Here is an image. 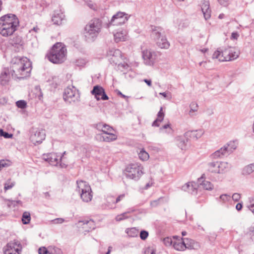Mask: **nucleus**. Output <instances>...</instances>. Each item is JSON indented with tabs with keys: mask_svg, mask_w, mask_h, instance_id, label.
<instances>
[{
	"mask_svg": "<svg viewBox=\"0 0 254 254\" xmlns=\"http://www.w3.org/2000/svg\"><path fill=\"white\" fill-rule=\"evenodd\" d=\"M127 20L128 16L127 14L119 11L113 16L109 24L113 25H121L125 23Z\"/></svg>",
	"mask_w": 254,
	"mask_h": 254,
	"instance_id": "nucleus-11",
	"label": "nucleus"
},
{
	"mask_svg": "<svg viewBox=\"0 0 254 254\" xmlns=\"http://www.w3.org/2000/svg\"><path fill=\"white\" fill-rule=\"evenodd\" d=\"M66 49L62 43L55 44L50 52L47 55L48 59L54 64H61L65 59Z\"/></svg>",
	"mask_w": 254,
	"mask_h": 254,
	"instance_id": "nucleus-3",
	"label": "nucleus"
},
{
	"mask_svg": "<svg viewBox=\"0 0 254 254\" xmlns=\"http://www.w3.org/2000/svg\"><path fill=\"white\" fill-rule=\"evenodd\" d=\"M167 128H169L170 129H171L170 124H167L164 125L161 127L160 128V130H162L163 129H167Z\"/></svg>",
	"mask_w": 254,
	"mask_h": 254,
	"instance_id": "nucleus-63",
	"label": "nucleus"
},
{
	"mask_svg": "<svg viewBox=\"0 0 254 254\" xmlns=\"http://www.w3.org/2000/svg\"><path fill=\"white\" fill-rule=\"evenodd\" d=\"M43 159L53 166H57L62 161V156L55 153H50L43 155Z\"/></svg>",
	"mask_w": 254,
	"mask_h": 254,
	"instance_id": "nucleus-13",
	"label": "nucleus"
},
{
	"mask_svg": "<svg viewBox=\"0 0 254 254\" xmlns=\"http://www.w3.org/2000/svg\"><path fill=\"white\" fill-rule=\"evenodd\" d=\"M188 141V137L178 136L176 138L177 146L182 150H185L186 149Z\"/></svg>",
	"mask_w": 254,
	"mask_h": 254,
	"instance_id": "nucleus-26",
	"label": "nucleus"
},
{
	"mask_svg": "<svg viewBox=\"0 0 254 254\" xmlns=\"http://www.w3.org/2000/svg\"><path fill=\"white\" fill-rule=\"evenodd\" d=\"M197 185L194 182H189L182 187V190L190 193L195 194L197 193Z\"/></svg>",
	"mask_w": 254,
	"mask_h": 254,
	"instance_id": "nucleus-18",
	"label": "nucleus"
},
{
	"mask_svg": "<svg viewBox=\"0 0 254 254\" xmlns=\"http://www.w3.org/2000/svg\"><path fill=\"white\" fill-rule=\"evenodd\" d=\"M128 67V65L126 63H120L118 64V68L119 70H120L122 71H124V70L127 69Z\"/></svg>",
	"mask_w": 254,
	"mask_h": 254,
	"instance_id": "nucleus-48",
	"label": "nucleus"
},
{
	"mask_svg": "<svg viewBox=\"0 0 254 254\" xmlns=\"http://www.w3.org/2000/svg\"><path fill=\"white\" fill-rule=\"evenodd\" d=\"M218 173L222 174L227 172L230 168L229 165L227 162H218Z\"/></svg>",
	"mask_w": 254,
	"mask_h": 254,
	"instance_id": "nucleus-27",
	"label": "nucleus"
},
{
	"mask_svg": "<svg viewBox=\"0 0 254 254\" xmlns=\"http://www.w3.org/2000/svg\"><path fill=\"white\" fill-rule=\"evenodd\" d=\"M0 78L1 84L4 85H5L9 81V76L5 71L1 73Z\"/></svg>",
	"mask_w": 254,
	"mask_h": 254,
	"instance_id": "nucleus-31",
	"label": "nucleus"
},
{
	"mask_svg": "<svg viewBox=\"0 0 254 254\" xmlns=\"http://www.w3.org/2000/svg\"><path fill=\"white\" fill-rule=\"evenodd\" d=\"M218 2L224 6H226L228 5V0H217Z\"/></svg>",
	"mask_w": 254,
	"mask_h": 254,
	"instance_id": "nucleus-60",
	"label": "nucleus"
},
{
	"mask_svg": "<svg viewBox=\"0 0 254 254\" xmlns=\"http://www.w3.org/2000/svg\"><path fill=\"white\" fill-rule=\"evenodd\" d=\"M151 37L157 41L158 47L161 49H168L170 43L164 36V31L161 27L151 26Z\"/></svg>",
	"mask_w": 254,
	"mask_h": 254,
	"instance_id": "nucleus-6",
	"label": "nucleus"
},
{
	"mask_svg": "<svg viewBox=\"0 0 254 254\" xmlns=\"http://www.w3.org/2000/svg\"><path fill=\"white\" fill-rule=\"evenodd\" d=\"M30 132V140L35 145L41 143L45 138L46 133L44 129L33 128Z\"/></svg>",
	"mask_w": 254,
	"mask_h": 254,
	"instance_id": "nucleus-8",
	"label": "nucleus"
},
{
	"mask_svg": "<svg viewBox=\"0 0 254 254\" xmlns=\"http://www.w3.org/2000/svg\"><path fill=\"white\" fill-rule=\"evenodd\" d=\"M241 197V195L238 193H235L233 194L232 198L235 201H238Z\"/></svg>",
	"mask_w": 254,
	"mask_h": 254,
	"instance_id": "nucleus-55",
	"label": "nucleus"
},
{
	"mask_svg": "<svg viewBox=\"0 0 254 254\" xmlns=\"http://www.w3.org/2000/svg\"><path fill=\"white\" fill-rule=\"evenodd\" d=\"M143 169L140 163H131L126 167L123 173L127 178L137 181L143 174Z\"/></svg>",
	"mask_w": 254,
	"mask_h": 254,
	"instance_id": "nucleus-5",
	"label": "nucleus"
},
{
	"mask_svg": "<svg viewBox=\"0 0 254 254\" xmlns=\"http://www.w3.org/2000/svg\"><path fill=\"white\" fill-rule=\"evenodd\" d=\"M91 189L90 190H85L84 191L81 192L80 194L81 198L84 202H88L91 200L92 198Z\"/></svg>",
	"mask_w": 254,
	"mask_h": 254,
	"instance_id": "nucleus-24",
	"label": "nucleus"
},
{
	"mask_svg": "<svg viewBox=\"0 0 254 254\" xmlns=\"http://www.w3.org/2000/svg\"><path fill=\"white\" fill-rule=\"evenodd\" d=\"M19 21L16 15L8 13L0 17V34L4 37L12 35L19 26Z\"/></svg>",
	"mask_w": 254,
	"mask_h": 254,
	"instance_id": "nucleus-2",
	"label": "nucleus"
},
{
	"mask_svg": "<svg viewBox=\"0 0 254 254\" xmlns=\"http://www.w3.org/2000/svg\"><path fill=\"white\" fill-rule=\"evenodd\" d=\"M139 158L142 160H147L149 158V154L143 149L138 153Z\"/></svg>",
	"mask_w": 254,
	"mask_h": 254,
	"instance_id": "nucleus-38",
	"label": "nucleus"
},
{
	"mask_svg": "<svg viewBox=\"0 0 254 254\" xmlns=\"http://www.w3.org/2000/svg\"><path fill=\"white\" fill-rule=\"evenodd\" d=\"M218 162L213 161L208 164V171L212 173H218Z\"/></svg>",
	"mask_w": 254,
	"mask_h": 254,
	"instance_id": "nucleus-29",
	"label": "nucleus"
},
{
	"mask_svg": "<svg viewBox=\"0 0 254 254\" xmlns=\"http://www.w3.org/2000/svg\"><path fill=\"white\" fill-rule=\"evenodd\" d=\"M106 125V124H103L102 123H99V124H97L96 125V127L97 129L101 130L102 132H103V130L104 129V127H105Z\"/></svg>",
	"mask_w": 254,
	"mask_h": 254,
	"instance_id": "nucleus-53",
	"label": "nucleus"
},
{
	"mask_svg": "<svg viewBox=\"0 0 254 254\" xmlns=\"http://www.w3.org/2000/svg\"><path fill=\"white\" fill-rule=\"evenodd\" d=\"M165 114L163 112L162 107L160 108L159 111L157 114V119L152 123V127H158L160 126V123L162 122L164 119Z\"/></svg>",
	"mask_w": 254,
	"mask_h": 254,
	"instance_id": "nucleus-25",
	"label": "nucleus"
},
{
	"mask_svg": "<svg viewBox=\"0 0 254 254\" xmlns=\"http://www.w3.org/2000/svg\"><path fill=\"white\" fill-rule=\"evenodd\" d=\"M161 199V197L159 198V199H156V200H154L153 201H152L150 202V205L152 206V207H156L158 204H159V200Z\"/></svg>",
	"mask_w": 254,
	"mask_h": 254,
	"instance_id": "nucleus-57",
	"label": "nucleus"
},
{
	"mask_svg": "<svg viewBox=\"0 0 254 254\" xmlns=\"http://www.w3.org/2000/svg\"><path fill=\"white\" fill-rule=\"evenodd\" d=\"M40 30V29L37 27H34L33 29H31L29 31L30 33H32L33 32L37 33Z\"/></svg>",
	"mask_w": 254,
	"mask_h": 254,
	"instance_id": "nucleus-64",
	"label": "nucleus"
},
{
	"mask_svg": "<svg viewBox=\"0 0 254 254\" xmlns=\"http://www.w3.org/2000/svg\"><path fill=\"white\" fill-rule=\"evenodd\" d=\"M201 185L203 186V188L206 190H212L213 188V185L209 181H203Z\"/></svg>",
	"mask_w": 254,
	"mask_h": 254,
	"instance_id": "nucleus-36",
	"label": "nucleus"
},
{
	"mask_svg": "<svg viewBox=\"0 0 254 254\" xmlns=\"http://www.w3.org/2000/svg\"><path fill=\"white\" fill-rule=\"evenodd\" d=\"M107 57L111 64H118L120 60L122 59L121 51L114 48L110 49L107 52Z\"/></svg>",
	"mask_w": 254,
	"mask_h": 254,
	"instance_id": "nucleus-10",
	"label": "nucleus"
},
{
	"mask_svg": "<svg viewBox=\"0 0 254 254\" xmlns=\"http://www.w3.org/2000/svg\"><path fill=\"white\" fill-rule=\"evenodd\" d=\"M0 136H3L5 138H10L13 136V134L11 133H9L8 132L5 131L3 129L0 128Z\"/></svg>",
	"mask_w": 254,
	"mask_h": 254,
	"instance_id": "nucleus-45",
	"label": "nucleus"
},
{
	"mask_svg": "<svg viewBox=\"0 0 254 254\" xmlns=\"http://www.w3.org/2000/svg\"><path fill=\"white\" fill-rule=\"evenodd\" d=\"M88 61L84 58H79L76 60L74 62L75 64L77 66H84Z\"/></svg>",
	"mask_w": 254,
	"mask_h": 254,
	"instance_id": "nucleus-35",
	"label": "nucleus"
},
{
	"mask_svg": "<svg viewBox=\"0 0 254 254\" xmlns=\"http://www.w3.org/2000/svg\"><path fill=\"white\" fill-rule=\"evenodd\" d=\"M184 242H185V245L186 246V249H194L195 242L191 239H189L188 238H184Z\"/></svg>",
	"mask_w": 254,
	"mask_h": 254,
	"instance_id": "nucleus-32",
	"label": "nucleus"
},
{
	"mask_svg": "<svg viewBox=\"0 0 254 254\" xmlns=\"http://www.w3.org/2000/svg\"><path fill=\"white\" fill-rule=\"evenodd\" d=\"M223 59L220 58V61H229L236 59L238 57V54L232 49H225L222 52Z\"/></svg>",
	"mask_w": 254,
	"mask_h": 254,
	"instance_id": "nucleus-14",
	"label": "nucleus"
},
{
	"mask_svg": "<svg viewBox=\"0 0 254 254\" xmlns=\"http://www.w3.org/2000/svg\"><path fill=\"white\" fill-rule=\"evenodd\" d=\"M220 199L224 202L229 201L231 199L230 195L227 194H223L220 196Z\"/></svg>",
	"mask_w": 254,
	"mask_h": 254,
	"instance_id": "nucleus-51",
	"label": "nucleus"
},
{
	"mask_svg": "<svg viewBox=\"0 0 254 254\" xmlns=\"http://www.w3.org/2000/svg\"><path fill=\"white\" fill-rule=\"evenodd\" d=\"M64 18V15L62 10H56L54 11L52 20L55 24L60 25Z\"/></svg>",
	"mask_w": 254,
	"mask_h": 254,
	"instance_id": "nucleus-19",
	"label": "nucleus"
},
{
	"mask_svg": "<svg viewBox=\"0 0 254 254\" xmlns=\"http://www.w3.org/2000/svg\"><path fill=\"white\" fill-rule=\"evenodd\" d=\"M239 37V34L237 32H234L232 33L231 39L232 40H237Z\"/></svg>",
	"mask_w": 254,
	"mask_h": 254,
	"instance_id": "nucleus-59",
	"label": "nucleus"
},
{
	"mask_svg": "<svg viewBox=\"0 0 254 254\" xmlns=\"http://www.w3.org/2000/svg\"><path fill=\"white\" fill-rule=\"evenodd\" d=\"M228 154L227 152V149L224 146L220 149L216 150L210 155L212 159L221 158L224 156H227Z\"/></svg>",
	"mask_w": 254,
	"mask_h": 254,
	"instance_id": "nucleus-21",
	"label": "nucleus"
},
{
	"mask_svg": "<svg viewBox=\"0 0 254 254\" xmlns=\"http://www.w3.org/2000/svg\"><path fill=\"white\" fill-rule=\"evenodd\" d=\"M83 224H84V225L86 224V225H89L90 230H88V231H92V230L95 229V224L94 221L93 220L90 219L89 221L85 220V221H83Z\"/></svg>",
	"mask_w": 254,
	"mask_h": 254,
	"instance_id": "nucleus-39",
	"label": "nucleus"
},
{
	"mask_svg": "<svg viewBox=\"0 0 254 254\" xmlns=\"http://www.w3.org/2000/svg\"><path fill=\"white\" fill-rule=\"evenodd\" d=\"M64 222H67V221L62 218H57L52 220V222L55 224H62Z\"/></svg>",
	"mask_w": 254,
	"mask_h": 254,
	"instance_id": "nucleus-50",
	"label": "nucleus"
},
{
	"mask_svg": "<svg viewBox=\"0 0 254 254\" xmlns=\"http://www.w3.org/2000/svg\"><path fill=\"white\" fill-rule=\"evenodd\" d=\"M48 251L45 247L40 248L38 250L39 254H47Z\"/></svg>",
	"mask_w": 254,
	"mask_h": 254,
	"instance_id": "nucleus-54",
	"label": "nucleus"
},
{
	"mask_svg": "<svg viewBox=\"0 0 254 254\" xmlns=\"http://www.w3.org/2000/svg\"><path fill=\"white\" fill-rule=\"evenodd\" d=\"M101 20L95 18L91 20L84 28L85 36L90 41H93L101 31Z\"/></svg>",
	"mask_w": 254,
	"mask_h": 254,
	"instance_id": "nucleus-4",
	"label": "nucleus"
},
{
	"mask_svg": "<svg viewBox=\"0 0 254 254\" xmlns=\"http://www.w3.org/2000/svg\"><path fill=\"white\" fill-rule=\"evenodd\" d=\"M15 182H10V180H8L4 185V190L5 191L11 189L14 185Z\"/></svg>",
	"mask_w": 254,
	"mask_h": 254,
	"instance_id": "nucleus-43",
	"label": "nucleus"
},
{
	"mask_svg": "<svg viewBox=\"0 0 254 254\" xmlns=\"http://www.w3.org/2000/svg\"><path fill=\"white\" fill-rule=\"evenodd\" d=\"M96 138L100 141L109 142L115 140L117 138V136L112 132L107 133H101L97 134L96 136Z\"/></svg>",
	"mask_w": 254,
	"mask_h": 254,
	"instance_id": "nucleus-15",
	"label": "nucleus"
},
{
	"mask_svg": "<svg viewBox=\"0 0 254 254\" xmlns=\"http://www.w3.org/2000/svg\"><path fill=\"white\" fill-rule=\"evenodd\" d=\"M190 111L189 112V115L190 116H192L193 115L192 113L194 112H196L197 111L198 109V105L195 102H192L190 105Z\"/></svg>",
	"mask_w": 254,
	"mask_h": 254,
	"instance_id": "nucleus-40",
	"label": "nucleus"
},
{
	"mask_svg": "<svg viewBox=\"0 0 254 254\" xmlns=\"http://www.w3.org/2000/svg\"><path fill=\"white\" fill-rule=\"evenodd\" d=\"M224 146L226 148L227 152L229 155L236 149L237 143L234 141H231Z\"/></svg>",
	"mask_w": 254,
	"mask_h": 254,
	"instance_id": "nucleus-28",
	"label": "nucleus"
},
{
	"mask_svg": "<svg viewBox=\"0 0 254 254\" xmlns=\"http://www.w3.org/2000/svg\"><path fill=\"white\" fill-rule=\"evenodd\" d=\"M91 93L94 95L97 100H107L109 99L108 96L105 93L104 89L100 85H95L93 87Z\"/></svg>",
	"mask_w": 254,
	"mask_h": 254,
	"instance_id": "nucleus-12",
	"label": "nucleus"
},
{
	"mask_svg": "<svg viewBox=\"0 0 254 254\" xmlns=\"http://www.w3.org/2000/svg\"><path fill=\"white\" fill-rule=\"evenodd\" d=\"M10 203L8 204L9 206L13 205V206L17 205L18 204H21L22 202L20 200H11L9 201Z\"/></svg>",
	"mask_w": 254,
	"mask_h": 254,
	"instance_id": "nucleus-56",
	"label": "nucleus"
},
{
	"mask_svg": "<svg viewBox=\"0 0 254 254\" xmlns=\"http://www.w3.org/2000/svg\"><path fill=\"white\" fill-rule=\"evenodd\" d=\"M17 107L23 109L26 107L27 103L24 100H19L16 102Z\"/></svg>",
	"mask_w": 254,
	"mask_h": 254,
	"instance_id": "nucleus-46",
	"label": "nucleus"
},
{
	"mask_svg": "<svg viewBox=\"0 0 254 254\" xmlns=\"http://www.w3.org/2000/svg\"><path fill=\"white\" fill-rule=\"evenodd\" d=\"M63 98L66 102L68 103L78 101L80 98L78 90L73 86L67 87L64 89Z\"/></svg>",
	"mask_w": 254,
	"mask_h": 254,
	"instance_id": "nucleus-7",
	"label": "nucleus"
},
{
	"mask_svg": "<svg viewBox=\"0 0 254 254\" xmlns=\"http://www.w3.org/2000/svg\"><path fill=\"white\" fill-rule=\"evenodd\" d=\"M114 38L116 42L124 41L126 40V38L123 35V34L121 32H117L115 34H114Z\"/></svg>",
	"mask_w": 254,
	"mask_h": 254,
	"instance_id": "nucleus-37",
	"label": "nucleus"
},
{
	"mask_svg": "<svg viewBox=\"0 0 254 254\" xmlns=\"http://www.w3.org/2000/svg\"><path fill=\"white\" fill-rule=\"evenodd\" d=\"M32 69V63L26 57H14L11 61L10 73L13 78L23 79L28 76Z\"/></svg>",
	"mask_w": 254,
	"mask_h": 254,
	"instance_id": "nucleus-1",
	"label": "nucleus"
},
{
	"mask_svg": "<svg viewBox=\"0 0 254 254\" xmlns=\"http://www.w3.org/2000/svg\"><path fill=\"white\" fill-rule=\"evenodd\" d=\"M126 232L129 237H137L139 231L135 227L127 228L126 230Z\"/></svg>",
	"mask_w": 254,
	"mask_h": 254,
	"instance_id": "nucleus-30",
	"label": "nucleus"
},
{
	"mask_svg": "<svg viewBox=\"0 0 254 254\" xmlns=\"http://www.w3.org/2000/svg\"><path fill=\"white\" fill-rule=\"evenodd\" d=\"M184 238L178 239L173 243V246L174 249L177 251H184L186 249Z\"/></svg>",
	"mask_w": 254,
	"mask_h": 254,
	"instance_id": "nucleus-23",
	"label": "nucleus"
},
{
	"mask_svg": "<svg viewBox=\"0 0 254 254\" xmlns=\"http://www.w3.org/2000/svg\"><path fill=\"white\" fill-rule=\"evenodd\" d=\"M149 236V233L148 231L142 230L140 231L139 233V237L141 240L144 241Z\"/></svg>",
	"mask_w": 254,
	"mask_h": 254,
	"instance_id": "nucleus-44",
	"label": "nucleus"
},
{
	"mask_svg": "<svg viewBox=\"0 0 254 254\" xmlns=\"http://www.w3.org/2000/svg\"><path fill=\"white\" fill-rule=\"evenodd\" d=\"M254 171V163L246 166L243 169L244 174H250Z\"/></svg>",
	"mask_w": 254,
	"mask_h": 254,
	"instance_id": "nucleus-33",
	"label": "nucleus"
},
{
	"mask_svg": "<svg viewBox=\"0 0 254 254\" xmlns=\"http://www.w3.org/2000/svg\"><path fill=\"white\" fill-rule=\"evenodd\" d=\"M204 131L201 129L188 131L185 133L184 137H188L189 136L190 137L195 138V139H197L201 137Z\"/></svg>",
	"mask_w": 254,
	"mask_h": 254,
	"instance_id": "nucleus-20",
	"label": "nucleus"
},
{
	"mask_svg": "<svg viewBox=\"0 0 254 254\" xmlns=\"http://www.w3.org/2000/svg\"><path fill=\"white\" fill-rule=\"evenodd\" d=\"M154 54V52H151L148 50H145L142 52V58L145 64L148 65L153 64L155 60Z\"/></svg>",
	"mask_w": 254,
	"mask_h": 254,
	"instance_id": "nucleus-16",
	"label": "nucleus"
},
{
	"mask_svg": "<svg viewBox=\"0 0 254 254\" xmlns=\"http://www.w3.org/2000/svg\"><path fill=\"white\" fill-rule=\"evenodd\" d=\"M125 196V194H122L119 195L116 198L115 201L114 202V203H117L120 202L121 200H122Z\"/></svg>",
	"mask_w": 254,
	"mask_h": 254,
	"instance_id": "nucleus-58",
	"label": "nucleus"
},
{
	"mask_svg": "<svg viewBox=\"0 0 254 254\" xmlns=\"http://www.w3.org/2000/svg\"><path fill=\"white\" fill-rule=\"evenodd\" d=\"M114 129L112 127L106 124L104 127V129L103 130L102 133H107L109 132H112V131Z\"/></svg>",
	"mask_w": 254,
	"mask_h": 254,
	"instance_id": "nucleus-52",
	"label": "nucleus"
},
{
	"mask_svg": "<svg viewBox=\"0 0 254 254\" xmlns=\"http://www.w3.org/2000/svg\"><path fill=\"white\" fill-rule=\"evenodd\" d=\"M144 254H155V252L154 250L148 248L145 251Z\"/></svg>",
	"mask_w": 254,
	"mask_h": 254,
	"instance_id": "nucleus-61",
	"label": "nucleus"
},
{
	"mask_svg": "<svg viewBox=\"0 0 254 254\" xmlns=\"http://www.w3.org/2000/svg\"><path fill=\"white\" fill-rule=\"evenodd\" d=\"M8 166V164L5 162L4 160H0V170L3 167Z\"/></svg>",
	"mask_w": 254,
	"mask_h": 254,
	"instance_id": "nucleus-62",
	"label": "nucleus"
},
{
	"mask_svg": "<svg viewBox=\"0 0 254 254\" xmlns=\"http://www.w3.org/2000/svg\"><path fill=\"white\" fill-rule=\"evenodd\" d=\"M131 211H127V212H125L124 213H123L120 215H118L116 217V220L117 221H121L123 220H124L127 218H128V217L127 216V214L129 213H130Z\"/></svg>",
	"mask_w": 254,
	"mask_h": 254,
	"instance_id": "nucleus-42",
	"label": "nucleus"
},
{
	"mask_svg": "<svg viewBox=\"0 0 254 254\" xmlns=\"http://www.w3.org/2000/svg\"><path fill=\"white\" fill-rule=\"evenodd\" d=\"M31 220L30 214L28 212H24L22 217V221L24 224H28Z\"/></svg>",
	"mask_w": 254,
	"mask_h": 254,
	"instance_id": "nucleus-34",
	"label": "nucleus"
},
{
	"mask_svg": "<svg viewBox=\"0 0 254 254\" xmlns=\"http://www.w3.org/2000/svg\"><path fill=\"white\" fill-rule=\"evenodd\" d=\"M12 44L13 45H22V41L21 37H16L15 38H14L12 40Z\"/></svg>",
	"mask_w": 254,
	"mask_h": 254,
	"instance_id": "nucleus-49",
	"label": "nucleus"
},
{
	"mask_svg": "<svg viewBox=\"0 0 254 254\" xmlns=\"http://www.w3.org/2000/svg\"><path fill=\"white\" fill-rule=\"evenodd\" d=\"M222 52L219 50L216 51L212 55L213 59H218L220 61V58L223 59L224 57H222Z\"/></svg>",
	"mask_w": 254,
	"mask_h": 254,
	"instance_id": "nucleus-47",
	"label": "nucleus"
},
{
	"mask_svg": "<svg viewBox=\"0 0 254 254\" xmlns=\"http://www.w3.org/2000/svg\"><path fill=\"white\" fill-rule=\"evenodd\" d=\"M249 202L250 204L247 205V207L254 215V196L249 198Z\"/></svg>",
	"mask_w": 254,
	"mask_h": 254,
	"instance_id": "nucleus-41",
	"label": "nucleus"
},
{
	"mask_svg": "<svg viewBox=\"0 0 254 254\" xmlns=\"http://www.w3.org/2000/svg\"><path fill=\"white\" fill-rule=\"evenodd\" d=\"M22 246L18 241L14 240L8 243L4 249V254H20Z\"/></svg>",
	"mask_w": 254,
	"mask_h": 254,
	"instance_id": "nucleus-9",
	"label": "nucleus"
},
{
	"mask_svg": "<svg viewBox=\"0 0 254 254\" xmlns=\"http://www.w3.org/2000/svg\"><path fill=\"white\" fill-rule=\"evenodd\" d=\"M201 9L205 20L209 19L211 17V9L209 6V2L204 0L201 3Z\"/></svg>",
	"mask_w": 254,
	"mask_h": 254,
	"instance_id": "nucleus-17",
	"label": "nucleus"
},
{
	"mask_svg": "<svg viewBox=\"0 0 254 254\" xmlns=\"http://www.w3.org/2000/svg\"><path fill=\"white\" fill-rule=\"evenodd\" d=\"M76 184L77 186L76 190L78 191L79 193L84 191L85 190H90L91 189L90 186L86 182L82 180L77 181Z\"/></svg>",
	"mask_w": 254,
	"mask_h": 254,
	"instance_id": "nucleus-22",
	"label": "nucleus"
}]
</instances>
